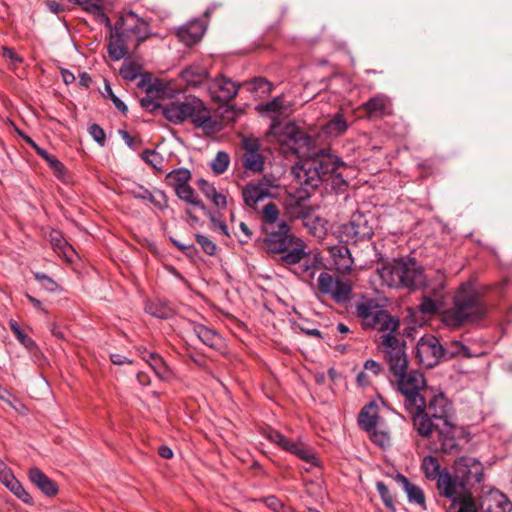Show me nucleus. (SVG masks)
I'll use <instances>...</instances> for the list:
<instances>
[{
    "label": "nucleus",
    "instance_id": "obj_5",
    "mask_svg": "<svg viewBox=\"0 0 512 512\" xmlns=\"http://www.w3.org/2000/svg\"><path fill=\"white\" fill-rule=\"evenodd\" d=\"M162 114L175 125L189 120L196 128H202L208 133L216 131L217 122L212 118L209 108L195 96L185 97L183 101H171L162 108Z\"/></svg>",
    "mask_w": 512,
    "mask_h": 512
},
{
    "label": "nucleus",
    "instance_id": "obj_38",
    "mask_svg": "<svg viewBox=\"0 0 512 512\" xmlns=\"http://www.w3.org/2000/svg\"><path fill=\"white\" fill-rule=\"evenodd\" d=\"M447 512H478L473 493L461 497L456 503H450Z\"/></svg>",
    "mask_w": 512,
    "mask_h": 512
},
{
    "label": "nucleus",
    "instance_id": "obj_63",
    "mask_svg": "<svg viewBox=\"0 0 512 512\" xmlns=\"http://www.w3.org/2000/svg\"><path fill=\"white\" fill-rule=\"evenodd\" d=\"M209 200L218 209H225L227 207V197H226V195H224L223 193H221L219 191H217V193L214 194Z\"/></svg>",
    "mask_w": 512,
    "mask_h": 512
},
{
    "label": "nucleus",
    "instance_id": "obj_41",
    "mask_svg": "<svg viewBox=\"0 0 512 512\" xmlns=\"http://www.w3.org/2000/svg\"><path fill=\"white\" fill-rule=\"evenodd\" d=\"M142 69L143 67L141 64L132 60H125L119 69V73L123 79L127 81H134L141 75Z\"/></svg>",
    "mask_w": 512,
    "mask_h": 512
},
{
    "label": "nucleus",
    "instance_id": "obj_58",
    "mask_svg": "<svg viewBox=\"0 0 512 512\" xmlns=\"http://www.w3.org/2000/svg\"><path fill=\"white\" fill-rule=\"evenodd\" d=\"M197 186L208 199L217 193V189L205 179H199Z\"/></svg>",
    "mask_w": 512,
    "mask_h": 512
},
{
    "label": "nucleus",
    "instance_id": "obj_14",
    "mask_svg": "<svg viewBox=\"0 0 512 512\" xmlns=\"http://www.w3.org/2000/svg\"><path fill=\"white\" fill-rule=\"evenodd\" d=\"M436 488L439 496L449 499L451 503H456L461 497L472 492L456 474L452 475L446 469L442 471L441 477L436 482Z\"/></svg>",
    "mask_w": 512,
    "mask_h": 512
},
{
    "label": "nucleus",
    "instance_id": "obj_6",
    "mask_svg": "<svg viewBox=\"0 0 512 512\" xmlns=\"http://www.w3.org/2000/svg\"><path fill=\"white\" fill-rule=\"evenodd\" d=\"M355 313L361 319L364 328L376 329L383 333L381 336L383 351L387 336L401 338L398 334L399 319L382 309L375 299H365L359 302L356 305Z\"/></svg>",
    "mask_w": 512,
    "mask_h": 512
},
{
    "label": "nucleus",
    "instance_id": "obj_15",
    "mask_svg": "<svg viewBox=\"0 0 512 512\" xmlns=\"http://www.w3.org/2000/svg\"><path fill=\"white\" fill-rule=\"evenodd\" d=\"M455 474L468 486L480 483L484 477L483 464L474 457L461 456L454 462Z\"/></svg>",
    "mask_w": 512,
    "mask_h": 512
},
{
    "label": "nucleus",
    "instance_id": "obj_33",
    "mask_svg": "<svg viewBox=\"0 0 512 512\" xmlns=\"http://www.w3.org/2000/svg\"><path fill=\"white\" fill-rule=\"evenodd\" d=\"M421 469L429 481H438L442 475L441 465L435 456L427 455L423 458Z\"/></svg>",
    "mask_w": 512,
    "mask_h": 512
},
{
    "label": "nucleus",
    "instance_id": "obj_52",
    "mask_svg": "<svg viewBox=\"0 0 512 512\" xmlns=\"http://www.w3.org/2000/svg\"><path fill=\"white\" fill-rule=\"evenodd\" d=\"M104 89H105V96L108 97L114 104L115 108L117 110H119L120 112L122 113H126L128 111V108L127 106L125 105V103L119 98L117 97L113 90H112V87L111 85L109 84L108 81H105V86H104Z\"/></svg>",
    "mask_w": 512,
    "mask_h": 512
},
{
    "label": "nucleus",
    "instance_id": "obj_19",
    "mask_svg": "<svg viewBox=\"0 0 512 512\" xmlns=\"http://www.w3.org/2000/svg\"><path fill=\"white\" fill-rule=\"evenodd\" d=\"M208 70L200 62L192 63L181 70L180 79L190 87H200L208 80Z\"/></svg>",
    "mask_w": 512,
    "mask_h": 512
},
{
    "label": "nucleus",
    "instance_id": "obj_28",
    "mask_svg": "<svg viewBox=\"0 0 512 512\" xmlns=\"http://www.w3.org/2000/svg\"><path fill=\"white\" fill-rule=\"evenodd\" d=\"M206 27L201 20L190 21L178 31L179 39L186 45L191 46L201 40Z\"/></svg>",
    "mask_w": 512,
    "mask_h": 512
},
{
    "label": "nucleus",
    "instance_id": "obj_45",
    "mask_svg": "<svg viewBox=\"0 0 512 512\" xmlns=\"http://www.w3.org/2000/svg\"><path fill=\"white\" fill-rule=\"evenodd\" d=\"M34 278L41 284V287L50 293L60 292L61 286L43 272H33Z\"/></svg>",
    "mask_w": 512,
    "mask_h": 512
},
{
    "label": "nucleus",
    "instance_id": "obj_1",
    "mask_svg": "<svg viewBox=\"0 0 512 512\" xmlns=\"http://www.w3.org/2000/svg\"><path fill=\"white\" fill-rule=\"evenodd\" d=\"M272 133L284 153L290 152L299 158L292 167V174L300 186L314 190L324 182H330L333 188L346 184L338 172L344 162L330 149L316 150L314 139L295 124L274 127Z\"/></svg>",
    "mask_w": 512,
    "mask_h": 512
},
{
    "label": "nucleus",
    "instance_id": "obj_44",
    "mask_svg": "<svg viewBox=\"0 0 512 512\" xmlns=\"http://www.w3.org/2000/svg\"><path fill=\"white\" fill-rule=\"evenodd\" d=\"M306 253L302 248H294L291 251L286 252L280 257L282 264L290 265L291 268L299 265L305 258Z\"/></svg>",
    "mask_w": 512,
    "mask_h": 512
},
{
    "label": "nucleus",
    "instance_id": "obj_36",
    "mask_svg": "<svg viewBox=\"0 0 512 512\" xmlns=\"http://www.w3.org/2000/svg\"><path fill=\"white\" fill-rule=\"evenodd\" d=\"M190 179L191 173L186 168L172 170L166 175V181L174 191L189 184Z\"/></svg>",
    "mask_w": 512,
    "mask_h": 512
},
{
    "label": "nucleus",
    "instance_id": "obj_7",
    "mask_svg": "<svg viewBox=\"0 0 512 512\" xmlns=\"http://www.w3.org/2000/svg\"><path fill=\"white\" fill-rule=\"evenodd\" d=\"M378 275L389 288L415 289L423 283V273L413 260H393L378 268Z\"/></svg>",
    "mask_w": 512,
    "mask_h": 512
},
{
    "label": "nucleus",
    "instance_id": "obj_48",
    "mask_svg": "<svg viewBox=\"0 0 512 512\" xmlns=\"http://www.w3.org/2000/svg\"><path fill=\"white\" fill-rule=\"evenodd\" d=\"M142 160L153 167L154 169L160 170L162 163H163V157L160 153H158L155 150L145 149L141 153Z\"/></svg>",
    "mask_w": 512,
    "mask_h": 512
},
{
    "label": "nucleus",
    "instance_id": "obj_46",
    "mask_svg": "<svg viewBox=\"0 0 512 512\" xmlns=\"http://www.w3.org/2000/svg\"><path fill=\"white\" fill-rule=\"evenodd\" d=\"M6 488L9 489L17 498H19L24 503L29 505L33 504L32 496L25 490V488L17 479L11 481L6 486Z\"/></svg>",
    "mask_w": 512,
    "mask_h": 512
},
{
    "label": "nucleus",
    "instance_id": "obj_53",
    "mask_svg": "<svg viewBox=\"0 0 512 512\" xmlns=\"http://www.w3.org/2000/svg\"><path fill=\"white\" fill-rule=\"evenodd\" d=\"M490 499L493 500L497 507L499 508V511L497 512H510L512 509V504L509 501V499L500 492L491 493Z\"/></svg>",
    "mask_w": 512,
    "mask_h": 512
},
{
    "label": "nucleus",
    "instance_id": "obj_8",
    "mask_svg": "<svg viewBox=\"0 0 512 512\" xmlns=\"http://www.w3.org/2000/svg\"><path fill=\"white\" fill-rule=\"evenodd\" d=\"M353 281L349 278L321 272L317 279L319 293L338 305H345L352 299Z\"/></svg>",
    "mask_w": 512,
    "mask_h": 512
},
{
    "label": "nucleus",
    "instance_id": "obj_54",
    "mask_svg": "<svg viewBox=\"0 0 512 512\" xmlns=\"http://www.w3.org/2000/svg\"><path fill=\"white\" fill-rule=\"evenodd\" d=\"M195 239L197 243L201 246L202 250L207 255H214L216 253V245L214 242H212L207 236L197 233L195 234Z\"/></svg>",
    "mask_w": 512,
    "mask_h": 512
},
{
    "label": "nucleus",
    "instance_id": "obj_40",
    "mask_svg": "<svg viewBox=\"0 0 512 512\" xmlns=\"http://www.w3.org/2000/svg\"><path fill=\"white\" fill-rule=\"evenodd\" d=\"M456 356L471 357L472 354L468 346L460 341L453 340L446 347H444L443 359H451Z\"/></svg>",
    "mask_w": 512,
    "mask_h": 512
},
{
    "label": "nucleus",
    "instance_id": "obj_11",
    "mask_svg": "<svg viewBox=\"0 0 512 512\" xmlns=\"http://www.w3.org/2000/svg\"><path fill=\"white\" fill-rule=\"evenodd\" d=\"M339 235L341 241L357 243L371 238L373 228L363 213L355 212L347 223L340 225Z\"/></svg>",
    "mask_w": 512,
    "mask_h": 512
},
{
    "label": "nucleus",
    "instance_id": "obj_62",
    "mask_svg": "<svg viewBox=\"0 0 512 512\" xmlns=\"http://www.w3.org/2000/svg\"><path fill=\"white\" fill-rule=\"evenodd\" d=\"M2 55L6 60H9L13 65L20 64L23 61L22 57H20L13 49L8 47H3Z\"/></svg>",
    "mask_w": 512,
    "mask_h": 512
},
{
    "label": "nucleus",
    "instance_id": "obj_37",
    "mask_svg": "<svg viewBox=\"0 0 512 512\" xmlns=\"http://www.w3.org/2000/svg\"><path fill=\"white\" fill-rule=\"evenodd\" d=\"M289 453L297 456L298 458L302 459L303 461L312 466L319 465V460L314 450L311 447L303 444L302 442H295L294 447L290 450Z\"/></svg>",
    "mask_w": 512,
    "mask_h": 512
},
{
    "label": "nucleus",
    "instance_id": "obj_9",
    "mask_svg": "<svg viewBox=\"0 0 512 512\" xmlns=\"http://www.w3.org/2000/svg\"><path fill=\"white\" fill-rule=\"evenodd\" d=\"M279 185L276 180L267 176L248 182L241 191L244 204L257 210L258 204L266 199L275 198L278 195Z\"/></svg>",
    "mask_w": 512,
    "mask_h": 512
},
{
    "label": "nucleus",
    "instance_id": "obj_34",
    "mask_svg": "<svg viewBox=\"0 0 512 512\" xmlns=\"http://www.w3.org/2000/svg\"><path fill=\"white\" fill-rule=\"evenodd\" d=\"M195 334L202 343L210 348L217 349L221 344V337L214 330L204 325H197L194 328Z\"/></svg>",
    "mask_w": 512,
    "mask_h": 512
},
{
    "label": "nucleus",
    "instance_id": "obj_29",
    "mask_svg": "<svg viewBox=\"0 0 512 512\" xmlns=\"http://www.w3.org/2000/svg\"><path fill=\"white\" fill-rule=\"evenodd\" d=\"M30 481L35 484L46 496H55L58 492L57 484L45 475L39 468L33 467L29 470Z\"/></svg>",
    "mask_w": 512,
    "mask_h": 512
},
{
    "label": "nucleus",
    "instance_id": "obj_50",
    "mask_svg": "<svg viewBox=\"0 0 512 512\" xmlns=\"http://www.w3.org/2000/svg\"><path fill=\"white\" fill-rule=\"evenodd\" d=\"M376 489L384 503V505L390 510L394 511V498L389 490V488L385 485L384 482L378 481L376 483Z\"/></svg>",
    "mask_w": 512,
    "mask_h": 512
},
{
    "label": "nucleus",
    "instance_id": "obj_39",
    "mask_svg": "<svg viewBox=\"0 0 512 512\" xmlns=\"http://www.w3.org/2000/svg\"><path fill=\"white\" fill-rule=\"evenodd\" d=\"M368 433L369 439L376 446L386 449L391 444V434L387 429H382L379 427L373 428V430L366 431Z\"/></svg>",
    "mask_w": 512,
    "mask_h": 512
},
{
    "label": "nucleus",
    "instance_id": "obj_32",
    "mask_svg": "<svg viewBox=\"0 0 512 512\" xmlns=\"http://www.w3.org/2000/svg\"><path fill=\"white\" fill-rule=\"evenodd\" d=\"M69 2L79 5L82 9L91 14L97 21L105 24L110 23L109 17L104 12L101 4L91 2V0H68Z\"/></svg>",
    "mask_w": 512,
    "mask_h": 512
},
{
    "label": "nucleus",
    "instance_id": "obj_4",
    "mask_svg": "<svg viewBox=\"0 0 512 512\" xmlns=\"http://www.w3.org/2000/svg\"><path fill=\"white\" fill-rule=\"evenodd\" d=\"M487 313L481 295L469 285H461L456 291L452 306L442 314V321L450 327H460L480 321Z\"/></svg>",
    "mask_w": 512,
    "mask_h": 512
},
{
    "label": "nucleus",
    "instance_id": "obj_10",
    "mask_svg": "<svg viewBox=\"0 0 512 512\" xmlns=\"http://www.w3.org/2000/svg\"><path fill=\"white\" fill-rule=\"evenodd\" d=\"M415 349V356L419 364L426 368H433L444 357V347L439 339L431 334L422 336Z\"/></svg>",
    "mask_w": 512,
    "mask_h": 512
},
{
    "label": "nucleus",
    "instance_id": "obj_27",
    "mask_svg": "<svg viewBox=\"0 0 512 512\" xmlns=\"http://www.w3.org/2000/svg\"><path fill=\"white\" fill-rule=\"evenodd\" d=\"M49 241L55 253L62 257L67 263H72L76 255L75 249L66 241L58 230H51Z\"/></svg>",
    "mask_w": 512,
    "mask_h": 512
},
{
    "label": "nucleus",
    "instance_id": "obj_60",
    "mask_svg": "<svg viewBox=\"0 0 512 512\" xmlns=\"http://www.w3.org/2000/svg\"><path fill=\"white\" fill-rule=\"evenodd\" d=\"M146 311L157 318H167L169 313L164 307H158L157 304H150L146 307Z\"/></svg>",
    "mask_w": 512,
    "mask_h": 512
},
{
    "label": "nucleus",
    "instance_id": "obj_35",
    "mask_svg": "<svg viewBox=\"0 0 512 512\" xmlns=\"http://www.w3.org/2000/svg\"><path fill=\"white\" fill-rule=\"evenodd\" d=\"M143 360L149 364L151 369L160 379H167L169 377L170 370L164 359L159 354L155 352H149L148 358L143 356Z\"/></svg>",
    "mask_w": 512,
    "mask_h": 512
},
{
    "label": "nucleus",
    "instance_id": "obj_3",
    "mask_svg": "<svg viewBox=\"0 0 512 512\" xmlns=\"http://www.w3.org/2000/svg\"><path fill=\"white\" fill-rule=\"evenodd\" d=\"M383 353L389 366L390 384L402 396L405 411L416 410L417 404L423 403L426 379L420 371L408 370L405 342L401 338L387 336Z\"/></svg>",
    "mask_w": 512,
    "mask_h": 512
},
{
    "label": "nucleus",
    "instance_id": "obj_42",
    "mask_svg": "<svg viewBox=\"0 0 512 512\" xmlns=\"http://www.w3.org/2000/svg\"><path fill=\"white\" fill-rule=\"evenodd\" d=\"M265 437L273 444L277 445L284 451L290 452L294 447V441L284 436L278 430L270 429L266 432Z\"/></svg>",
    "mask_w": 512,
    "mask_h": 512
},
{
    "label": "nucleus",
    "instance_id": "obj_43",
    "mask_svg": "<svg viewBox=\"0 0 512 512\" xmlns=\"http://www.w3.org/2000/svg\"><path fill=\"white\" fill-rule=\"evenodd\" d=\"M348 128V124L344 117L340 114L334 116L324 127L325 132L330 136H339Z\"/></svg>",
    "mask_w": 512,
    "mask_h": 512
},
{
    "label": "nucleus",
    "instance_id": "obj_64",
    "mask_svg": "<svg viewBox=\"0 0 512 512\" xmlns=\"http://www.w3.org/2000/svg\"><path fill=\"white\" fill-rule=\"evenodd\" d=\"M364 370L372 373L373 375H378L382 371L381 364L372 360L368 359L364 363Z\"/></svg>",
    "mask_w": 512,
    "mask_h": 512
},
{
    "label": "nucleus",
    "instance_id": "obj_57",
    "mask_svg": "<svg viewBox=\"0 0 512 512\" xmlns=\"http://www.w3.org/2000/svg\"><path fill=\"white\" fill-rule=\"evenodd\" d=\"M140 105L143 109H145L146 111L151 112V113H154L158 110L162 111V108L164 107L158 101H156L155 99H153L152 97H150L148 95L141 98Z\"/></svg>",
    "mask_w": 512,
    "mask_h": 512
},
{
    "label": "nucleus",
    "instance_id": "obj_61",
    "mask_svg": "<svg viewBox=\"0 0 512 512\" xmlns=\"http://www.w3.org/2000/svg\"><path fill=\"white\" fill-rule=\"evenodd\" d=\"M254 90L261 91L262 93H269L272 90V84L265 78H256L253 81Z\"/></svg>",
    "mask_w": 512,
    "mask_h": 512
},
{
    "label": "nucleus",
    "instance_id": "obj_17",
    "mask_svg": "<svg viewBox=\"0 0 512 512\" xmlns=\"http://www.w3.org/2000/svg\"><path fill=\"white\" fill-rule=\"evenodd\" d=\"M289 225L282 221L278 231L271 232L265 239L266 248L274 254H281L287 251L292 243V236L289 234Z\"/></svg>",
    "mask_w": 512,
    "mask_h": 512
},
{
    "label": "nucleus",
    "instance_id": "obj_47",
    "mask_svg": "<svg viewBox=\"0 0 512 512\" xmlns=\"http://www.w3.org/2000/svg\"><path fill=\"white\" fill-rule=\"evenodd\" d=\"M229 163L230 157L228 153L224 151H219L211 162V168L214 173L220 175L227 170Z\"/></svg>",
    "mask_w": 512,
    "mask_h": 512
},
{
    "label": "nucleus",
    "instance_id": "obj_18",
    "mask_svg": "<svg viewBox=\"0 0 512 512\" xmlns=\"http://www.w3.org/2000/svg\"><path fill=\"white\" fill-rule=\"evenodd\" d=\"M244 153L242 164L245 169L252 172H260L264 166L263 156L259 153V142L256 139L245 138L243 140Z\"/></svg>",
    "mask_w": 512,
    "mask_h": 512
},
{
    "label": "nucleus",
    "instance_id": "obj_20",
    "mask_svg": "<svg viewBox=\"0 0 512 512\" xmlns=\"http://www.w3.org/2000/svg\"><path fill=\"white\" fill-rule=\"evenodd\" d=\"M133 42L131 39L126 38L116 26L112 31L107 46V52L109 57L113 61H119L123 59L129 52V43Z\"/></svg>",
    "mask_w": 512,
    "mask_h": 512
},
{
    "label": "nucleus",
    "instance_id": "obj_23",
    "mask_svg": "<svg viewBox=\"0 0 512 512\" xmlns=\"http://www.w3.org/2000/svg\"><path fill=\"white\" fill-rule=\"evenodd\" d=\"M395 482L400 485L406 493L408 501L419 505L423 510L427 509L426 497L422 488L410 482V480L401 473L394 476Z\"/></svg>",
    "mask_w": 512,
    "mask_h": 512
},
{
    "label": "nucleus",
    "instance_id": "obj_12",
    "mask_svg": "<svg viewBox=\"0 0 512 512\" xmlns=\"http://www.w3.org/2000/svg\"><path fill=\"white\" fill-rule=\"evenodd\" d=\"M118 29L126 38L135 42V48L151 35L149 23L131 10L121 16V26Z\"/></svg>",
    "mask_w": 512,
    "mask_h": 512
},
{
    "label": "nucleus",
    "instance_id": "obj_21",
    "mask_svg": "<svg viewBox=\"0 0 512 512\" xmlns=\"http://www.w3.org/2000/svg\"><path fill=\"white\" fill-rule=\"evenodd\" d=\"M322 267L323 263L321 257L317 255H306L299 265L290 270L304 282L311 283L316 273L320 271Z\"/></svg>",
    "mask_w": 512,
    "mask_h": 512
},
{
    "label": "nucleus",
    "instance_id": "obj_2",
    "mask_svg": "<svg viewBox=\"0 0 512 512\" xmlns=\"http://www.w3.org/2000/svg\"><path fill=\"white\" fill-rule=\"evenodd\" d=\"M416 410L408 413L413 428L423 438L433 439L435 450L444 454H458L464 440V430L453 422V403L443 392L433 394Z\"/></svg>",
    "mask_w": 512,
    "mask_h": 512
},
{
    "label": "nucleus",
    "instance_id": "obj_24",
    "mask_svg": "<svg viewBox=\"0 0 512 512\" xmlns=\"http://www.w3.org/2000/svg\"><path fill=\"white\" fill-rule=\"evenodd\" d=\"M18 134L25 140L26 143L30 144V146L34 148L37 155H39L48 163L55 176L59 180L66 181V168L55 156L51 155L48 151L38 146L29 136L24 135L20 131H18Z\"/></svg>",
    "mask_w": 512,
    "mask_h": 512
},
{
    "label": "nucleus",
    "instance_id": "obj_26",
    "mask_svg": "<svg viewBox=\"0 0 512 512\" xmlns=\"http://www.w3.org/2000/svg\"><path fill=\"white\" fill-rule=\"evenodd\" d=\"M330 254L336 271L340 274H348L352 270L354 260L350 250L345 245H336L330 248Z\"/></svg>",
    "mask_w": 512,
    "mask_h": 512
},
{
    "label": "nucleus",
    "instance_id": "obj_51",
    "mask_svg": "<svg viewBox=\"0 0 512 512\" xmlns=\"http://www.w3.org/2000/svg\"><path fill=\"white\" fill-rule=\"evenodd\" d=\"M279 218V209L274 203H268L262 211V219L266 224H275Z\"/></svg>",
    "mask_w": 512,
    "mask_h": 512
},
{
    "label": "nucleus",
    "instance_id": "obj_56",
    "mask_svg": "<svg viewBox=\"0 0 512 512\" xmlns=\"http://www.w3.org/2000/svg\"><path fill=\"white\" fill-rule=\"evenodd\" d=\"M88 132L94 141H96L100 146L105 145L106 135L104 130L98 124L90 125Z\"/></svg>",
    "mask_w": 512,
    "mask_h": 512
},
{
    "label": "nucleus",
    "instance_id": "obj_25",
    "mask_svg": "<svg viewBox=\"0 0 512 512\" xmlns=\"http://www.w3.org/2000/svg\"><path fill=\"white\" fill-rule=\"evenodd\" d=\"M369 117H382L392 113V103L388 96L377 94L362 105Z\"/></svg>",
    "mask_w": 512,
    "mask_h": 512
},
{
    "label": "nucleus",
    "instance_id": "obj_55",
    "mask_svg": "<svg viewBox=\"0 0 512 512\" xmlns=\"http://www.w3.org/2000/svg\"><path fill=\"white\" fill-rule=\"evenodd\" d=\"M147 200L160 210H164L168 206L167 197L162 191H158L155 195L150 192Z\"/></svg>",
    "mask_w": 512,
    "mask_h": 512
},
{
    "label": "nucleus",
    "instance_id": "obj_13",
    "mask_svg": "<svg viewBox=\"0 0 512 512\" xmlns=\"http://www.w3.org/2000/svg\"><path fill=\"white\" fill-rule=\"evenodd\" d=\"M310 187L300 186L294 192L287 195L284 201V210L291 219H306L312 213V207L309 205L311 194Z\"/></svg>",
    "mask_w": 512,
    "mask_h": 512
},
{
    "label": "nucleus",
    "instance_id": "obj_30",
    "mask_svg": "<svg viewBox=\"0 0 512 512\" xmlns=\"http://www.w3.org/2000/svg\"><path fill=\"white\" fill-rule=\"evenodd\" d=\"M175 193L180 200L192 206L198 207L200 210H202L205 213V215L209 217L212 223L216 222L215 214H213L210 210L207 209L205 204L199 199L195 190L189 184L177 189Z\"/></svg>",
    "mask_w": 512,
    "mask_h": 512
},
{
    "label": "nucleus",
    "instance_id": "obj_59",
    "mask_svg": "<svg viewBox=\"0 0 512 512\" xmlns=\"http://www.w3.org/2000/svg\"><path fill=\"white\" fill-rule=\"evenodd\" d=\"M263 503L272 511L279 512L282 509L284 503L276 496H268L262 499Z\"/></svg>",
    "mask_w": 512,
    "mask_h": 512
},
{
    "label": "nucleus",
    "instance_id": "obj_16",
    "mask_svg": "<svg viewBox=\"0 0 512 512\" xmlns=\"http://www.w3.org/2000/svg\"><path fill=\"white\" fill-rule=\"evenodd\" d=\"M241 85L225 75H218L208 84V92L214 101L227 102L234 99Z\"/></svg>",
    "mask_w": 512,
    "mask_h": 512
},
{
    "label": "nucleus",
    "instance_id": "obj_49",
    "mask_svg": "<svg viewBox=\"0 0 512 512\" xmlns=\"http://www.w3.org/2000/svg\"><path fill=\"white\" fill-rule=\"evenodd\" d=\"M440 303L428 296H423L419 303V311L424 315H433L439 309Z\"/></svg>",
    "mask_w": 512,
    "mask_h": 512
},
{
    "label": "nucleus",
    "instance_id": "obj_22",
    "mask_svg": "<svg viewBox=\"0 0 512 512\" xmlns=\"http://www.w3.org/2000/svg\"><path fill=\"white\" fill-rule=\"evenodd\" d=\"M357 422L363 431H370L381 426L382 419L379 415L378 404L375 401H370L364 405L360 410Z\"/></svg>",
    "mask_w": 512,
    "mask_h": 512
},
{
    "label": "nucleus",
    "instance_id": "obj_31",
    "mask_svg": "<svg viewBox=\"0 0 512 512\" xmlns=\"http://www.w3.org/2000/svg\"><path fill=\"white\" fill-rule=\"evenodd\" d=\"M9 328L13 332L17 341L34 357L40 354V349L36 342L29 337L24 330L19 326L17 321L11 319L9 321Z\"/></svg>",
    "mask_w": 512,
    "mask_h": 512
}]
</instances>
